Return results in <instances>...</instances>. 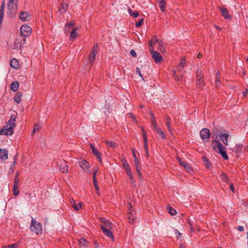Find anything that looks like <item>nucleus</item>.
Here are the masks:
<instances>
[{
	"label": "nucleus",
	"instance_id": "obj_36",
	"mask_svg": "<svg viewBox=\"0 0 248 248\" xmlns=\"http://www.w3.org/2000/svg\"><path fill=\"white\" fill-rule=\"evenodd\" d=\"M128 11L129 15L133 17H137L139 15V12L137 11H133L131 8H129Z\"/></svg>",
	"mask_w": 248,
	"mask_h": 248
},
{
	"label": "nucleus",
	"instance_id": "obj_11",
	"mask_svg": "<svg viewBox=\"0 0 248 248\" xmlns=\"http://www.w3.org/2000/svg\"><path fill=\"white\" fill-rule=\"evenodd\" d=\"M97 47H98V46L97 45H94L93 46V47L90 53L89 57V61L91 64H93V63L94 62V61L95 60V57H96L97 52Z\"/></svg>",
	"mask_w": 248,
	"mask_h": 248
},
{
	"label": "nucleus",
	"instance_id": "obj_42",
	"mask_svg": "<svg viewBox=\"0 0 248 248\" xmlns=\"http://www.w3.org/2000/svg\"><path fill=\"white\" fill-rule=\"evenodd\" d=\"M167 209H168L169 214L173 216L176 214V211L170 205L167 206Z\"/></svg>",
	"mask_w": 248,
	"mask_h": 248
},
{
	"label": "nucleus",
	"instance_id": "obj_39",
	"mask_svg": "<svg viewBox=\"0 0 248 248\" xmlns=\"http://www.w3.org/2000/svg\"><path fill=\"white\" fill-rule=\"evenodd\" d=\"M18 176H19V173H18V172H16V175H15L14 182V186H15V187H16V186H18V185H19V179L18 178Z\"/></svg>",
	"mask_w": 248,
	"mask_h": 248
},
{
	"label": "nucleus",
	"instance_id": "obj_12",
	"mask_svg": "<svg viewBox=\"0 0 248 248\" xmlns=\"http://www.w3.org/2000/svg\"><path fill=\"white\" fill-rule=\"evenodd\" d=\"M100 220L102 223L100 225L102 230H103V228L106 229H110L112 228L113 224L109 220H106L105 218H101Z\"/></svg>",
	"mask_w": 248,
	"mask_h": 248
},
{
	"label": "nucleus",
	"instance_id": "obj_48",
	"mask_svg": "<svg viewBox=\"0 0 248 248\" xmlns=\"http://www.w3.org/2000/svg\"><path fill=\"white\" fill-rule=\"evenodd\" d=\"M41 128V126L39 124H36L34 126V128L33 129V133H35L36 131L39 130Z\"/></svg>",
	"mask_w": 248,
	"mask_h": 248
},
{
	"label": "nucleus",
	"instance_id": "obj_35",
	"mask_svg": "<svg viewBox=\"0 0 248 248\" xmlns=\"http://www.w3.org/2000/svg\"><path fill=\"white\" fill-rule=\"evenodd\" d=\"M78 245L80 247H85L88 246V243L85 238H82L78 240Z\"/></svg>",
	"mask_w": 248,
	"mask_h": 248
},
{
	"label": "nucleus",
	"instance_id": "obj_8",
	"mask_svg": "<svg viewBox=\"0 0 248 248\" xmlns=\"http://www.w3.org/2000/svg\"><path fill=\"white\" fill-rule=\"evenodd\" d=\"M13 129V128L6 124L2 129H0V135L7 136L12 135L14 133Z\"/></svg>",
	"mask_w": 248,
	"mask_h": 248
},
{
	"label": "nucleus",
	"instance_id": "obj_44",
	"mask_svg": "<svg viewBox=\"0 0 248 248\" xmlns=\"http://www.w3.org/2000/svg\"><path fill=\"white\" fill-rule=\"evenodd\" d=\"M196 77L197 79L203 78V75L202 74V70L201 69H198L197 70Z\"/></svg>",
	"mask_w": 248,
	"mask_h": 248
},
{
	"label": "nucleus",
	"instance_id": "obj_28",
	"mask_svg": "<svg viewBox=\"0 0 248 248\" xmlns=\"http://www.w3.org/2000/svg\"><path fill=\"white\" fill-rule=\"evenodd\" d=\"M22 95V93L21 92H17L14 97V101L18 104L21 103Z\"/></svg>",
	"mask_w": 248,
	"mask_h": 248
},
{
	"label": "nucleus",
	"instance_id": "obj_57",
	"mask_svg": "<svg viewBox=\"0 0 248 248\" xmlns=\"http://www.w3.org/2000/svg\"><path fill=\"white\" fill-rule=\"evenodd\" d=\"M4 16V13H0V29L1 27V24L3 20Z\"/></svg>",
	"mask_w": 248,
	"mask_h": 248
},
{
	"label": "nucleus",
	"instance_id": "obj_22",
	"mask_svg": "<svg viewBox=\"0 0 248 248\" xmlns=\"http://www.w3.org/2000/svg\"><path fill=\"white\" fill-rule=\"evenodd\" d=\"M67 4L64 3V2H62L60 5V8L59 9V12L60 13V14L62 15L66 12V11L67 10Z\"/></svg>",
	"mask_w": 248,
	"mask_h": 248
},
{
	"label": "nucleus",
	"instance_id": "obj_63",
	"mask_svg": "<svg viewBox=\"0 0 248 248\" xmlns=\"http://www.w3.org/2000/svg\"><path fill=\"white\" fill-rule=\"evenodd\" d=\"M243 96L245 97L247 96V94H248V90L246 89L243 92Z\"/></svg>",
	"mask_w": 248,
	"mask_h": 248
},
{
	"label": "nucleus",
	"instance_id": "obj_32",
	"mask_svg": "<svg viewBox=\"0 0 248 248\" xmlns=\"http://www.w3.org/2000/svg\"><path fill=\"white\" fill-rule=\"evenodd\" d=\"M220 179L223 182L227 184L229 182V178L228 175L225 173H222L220 175Z\"/></svg>",
	"mask_w": 248,
	"mask_h": 248
},
{
	"label": "nucleus",
	"instance_id": "obj_5",
	"mask_svg": "<svg viewBox=\"0 0 248 248\" xmlns=\"http://www.w3.org/2000/svg\"><path fill=\"white\" fill-rule=\"evenodd\" d=\"M78 165L83 171L86 172H91L90 170V165L86 160L81 159H78Z\"/></svg>",
	"mask_w": 248,
	"mask_h": 248
},
{
	"label": "nucleus",
	"instance_id": "obj_13",
	"mask_svg": "<svg viewBox=\"0 0 248 248\" xmlns=\"http://www.w3.org/2000/svg\"><path fill=\"white\" fill-rule=\"evenodd\" d=\"M151 49H152L150 52L152 54V57L155 62L156 63L160 62L162 60V57L161 56L159 52L156 51H154L152 48Z\"/></svg>",
	"mask_w": 248,
	"mask_h": 248
},
{
	"label": "nucleus",
	"instance_id": "obj_37",
	"mask_svg": "<svg viewBox=\"0 0 248 248\" xmlns=\"http://www.w3.org/2000/svg\"><path fill=\"white\" fill-rule=\"evenodd\" d=\"M171 122V119L169 117H166V125H167L168 129L170 133H172V129L170 127Z\"/></svg>",
	"mask_w": 248,
	"mask_h": 248
},
{
	"label": "nucleus",
	"instance_id": "obj_19",
	"mask_svg": "<svg viewBox=\"0 0 248 248\" xmlns=\"http://www.w3.org/2000/svg\"><path fill=\"white\" fill-rule=\"evenodd\" d=\"M243 147L242 144H237L236 145L234 152L237 157H239L243 153Z\"/></svg>",
	"mask_w": 248,
	"mask_h": 248
},
{
	"label": "nucleus",
	"instance_id": "obj_56",
	"mask_svg": "<svg viewBox=\"0 0 248 248\" xmlns=\"http://www.w3.org/2000/svg\"><path fill=\"white\" fill-rule=\"evenodd\" d=\"M136 72L139 75V76L140 77L143 79V78L142 75V74L141 73L140 69L139 67H137V68H136Z\"/></svg>",
	"mask_w": 248,
	"mask_h": 248
},
{
	"label": "nucleus",
	"instance_id": "obj_1",
	"mask_svg": "<svg viewBox=\"0 0 248 248\" xmlns=\"http://www.w3.org/2000/svg\"><path fill=\"white\" fill-rule=\"evenodd\" d=\"M211 146L213 150L219 153L224 159H228L229 158L225 151V148L219 141L217 140H213L211 142Z\"/></svg>",
	"mask_w": 248,
	"mask_h": 248
},
{
	"label": "nucleus",
	"instance_id": "obj_59",
	"mask_svg": "<svg viewBox=\"0 0 248 248\" xmlns=\"http://www.w3.org/2000/svg\"><path fill=\"white\" fill-rule=\"evenodd\" d=\"M98 172V169H95L93 172V180H94V179H96V174Z\"/></svg>",
	"mask_w": 248,
	"mask_h": 248
},
{
	"label": "nucleus",
	"instance_id": "obj_30",
	"mask_svg": "<svg viewBox=\"0 0 248 248\" xmlns=\"http://www.w3.org/2000/svg\"><path fill=\"white\" fill-rule=\"evenodd\" d=\"M196 86L198 88H202L204 86V79H197Z\"/></svg>",
	"mask_w": 248,
	"mask_h": 248
},
{
	"label": "nucleus",
	"instance_id": "obj_10",
	"mask_svg": "<svg viewBox=\"0 0 248 248\" xmlns=\"http://www.w3.org/2000/svg\"><path fill=\"white\" fill-rule=\"evenodd\" d=\"M58 167L60 170L63 173H66L68 170V167L67 165V162L64 160H60L57 162Z\"/></svg>",
	"mask_w": 248,
	"mask_h": 248
},
{
	"label": "nucleus",
	"instance_id": "obj_16",
	"mask_svg": "<svg viewBox=\"0 0 248 248\" xmlns=\"http://www.w3.org/2000/svg\"><path fill=\"white\" fill-rule=\"evenodd\" d=\"M220 11L221 13L222 16L226 19H231V17L229 14V12L226 8L224 7H220Z\"/></svg>",
	"mask_w": 248,
	"mask_h": 248
},
{
	"label": "nucleus",
	"instance_id": "obj_9",
	"mask_svg": "<svg viewBox=\"0 0 248 248\" xmlns=\"http://www.w3.org/2000/svg\"><path fill=\"white\" fill-rule=\"evenodd\" d=\"M130 208L128 210L127 218L129 223L133 224L135 222V212L132 209V206L130 205Z\"/></svg>",
	"mask_w": 248,
	"mask_h": 248
},
{
	"label": "nucleus",
	"instance_id": "obj_38",
	"mask_svg": "<svg viewBox=\"0 0 248 248\" xmlns=\"http://www.w3.org/2000/svg\"><path fill=\"white\" fill-rule=\"evenodd\" d=\"M173 75L174 77V79L176 81H181L182 80L183 76L182 75H176V70H173Z\"/></svg>",
	"mask_w": 248,
	"mask_h": 248
},
{
	"label": "nucleus",
	"instance_id": "obj_27",
	"mask_svg": "<svg viewBox=\"0 0 248 248\" xmlns=\"http://www.w3.org/2000/svg\"><path fill=\"white\" fill-rule=\"evenodd\" d=\"M76 22L74 21H71L70 22L67 23L64 28L65 33L66 34L69 32V31L67 30V28H72L75 25Z\"/></svg>",
	"mask_w": 248,
	"mask_h": 248
},
{
	"label": "nucleus",
	"instance_id": "obj_53",
	"mask_svg": "<svg viewBox=\"0 0 248 248\" xmlns=\"http://www.w3.org/2000/svg\"><path fill=\"white\" fill-rule=\"evenodd\" d=\"M143 142H144V147L145 150L148 149L147 138H144V140H143Z\"/></svg>",
	"mask_w": 248,
	"mask_h": 248
},
{
	"label": "nucleus",
	"instance_id": "obj_20",
	"mask_svg": "<svg viewBox=\"0 0 248 248\" xmlns=\"http://www.w3.org/2000/svg\"><path fill=\"white\" fill-rule=\"evenodd\" d=\"M218 136H219L220 140L223 142L225 145H228V138L229 137L228 134L227 133H224L222 134H218Z\"/></svg>",
	"mask_w": 248,
	"mask_h": 248
},
{
	"label": "nucleus",
	"instance_id": "obj_49",
	"mask_svg": "<svg viewBox=\"0 0 248 248\" xmlns=\"http://www.w3.org/2000/svg\"><path fill=\"white\" fill-rule=\"evenodd\" d=\"M19 194V191L18 190V186H16L15 187V186H13V194L14 196H17Z\"/></svg>",
	"mask_w": 248,
	"mask_h": 248
},
{
	"label": "nucleus",
	"instance_id": "obj_14",
	"mask_svg": "<svg viewBox=\"0 0 248 248\" xmlns=\"http://www.w3.org/2000/svg\"><path fill=\"white\" fill-rule=\"evenodd\" d=\"M176 159L178 161L180 165L183 166L186 170L190 171L191 170L190 166L186 161H183L180 157L177 156Z\"/></svg>",
	"mask_w": 248,
	"mask_h": 248
},
{
	"label": "nucleus",
	"instance_id": "obj_21",
	"mask_svg": "<svg viewBox=\"0 0 248 248\" xmlns=\"http://www.w3.org/2000/svg\"><path fill=\"white\" fill-rule=\"evenodd\" d=\"M30 14L28 12H21L19 15V18L22 21L28 20L27 18L29 17Z\"/></svg>",
	"mask_w": 248,
	"mask_h": 248
},
{
	"label": "nucleus",
	"instance_id": "obj_4",
	"mask_svg": "<svg viewBox=\"0 0 248 248\" xmlns=\"http://www.w3.org/2000/svg\"><path fill=\"white\" fill-rule=\"evenodd\" d=\"M26 38L20 36L16 39L14 46L15 49H20L26 43Z\"/></svg>",
	"mask_w": 248,
	"mask_h": 248
},
{
	"label": "nucleus",
	"instance_id": "obj_60",
	"mask_svg": "<svg viewBox=\"0 0 248 248\" xmlns=\"http://www.w3.org/2000/svg\"><path fill=\"white\" fill-rule=\"evenodd\" d=\"M130 54L134 57H136L137 54L135 51L134 49H132L130 52Z\"/></svg>",
	"mask_w": 248,
	"mask_h": 248
},
{
	"label": "nucleus",
	"instance_id": "obj_25",
	"mask_svg": "<svg viewBox=\"0 0 248 248\" xmlns=\"http://www.w3.org/2000/svg\"><path fill=\"white\" fill-rule=\"evenodd\" d=\"M102 231L104 234H105L107 236L111 238L113 240V241H114V237L113 236L112 232L110 231V229H106L104 228H103Z\"/></svg>",
	"mask_w": 248,
	"mask_h": 248
},
{
	"label": "nucleus",
	"instance_id": "obj_52",
	"mask_svg": "<svg viewBox=\"0 0 248 248\" xmlns=\"http://www.w3.org/2000/svg\"><path fill=\"white\" fill-rule=\"evenodd\" d=\"M93 185H94V186L95 188L96 191L98 192L99 190V187L97 185V179L93 180Z\"/></svg>",
	"mask_w": 248,
	"mask_h": 248
},
{
	"label": "nucleus",
	"instance_id": "obj_26",
	"mask_svg": "<svg viewBox=\"0 0 248 248\" xmlns=\"http://www.w3.org/2000/svg\"><path fill=\"white\" fill-rule=\"evenodd\" d=\"M10 65L12 67L17 69L19 66V63L16 59L13 58L11 60Z\"/></svg>",
	"mask_w": 248,
	"mask_h": 248
},
{
	"label": "nucleus",
	"instance_id": "obj_24",
	"mask_svg": "<svg viewBox=\"0 0 248 248\" xmlns=\"http://www.w3.org/2000/svg\"><path fill=\"white\" fill-rule=\"evenodd\" d=\"M166 0H157V1L159 3V7L160 9V10L162 12H164L165 11V7L166 5Z\"/></svg>",
	"mask_w": 248,
	"mask_h": 248
},
{
	"label": "nucleus",
	"instance_id": "obj_51",
	"mask_svg": "<svg viewBox=\"0 0 248 248\" xmlns=\"http://www.w3.org/2000/svg\"><path fill=\"white\" fill-rule=\"evenodd\" d=\"M203 161H204L206 163V166L209 168L210 166H211V164H210V161H209V160L207 158L205 157H204L203 158Z\"/></svg>",
	"mask_w": 248,
	"mask_h": 248
},
{
	"label": "nucleus",
	"instance_id": "obj_31",
	"mask_svg": "<svg viewBox=\"0 0 248 248\" xmlns=\"http://www.w3.org/2000/svg\"><path fill=\"white\" fill-rule=\"evenodd\" d=\"M154 130L158 134L162 139H166L165 135L164 134L163 131L161 130V129L158 127H156V128L154 129Z\"/></svg>",
	"mask_w": 248,
	"mask_h": 248
},
{
	"label": "nucleus",
	"instance_id": "obj_47",
	"mask_svg": "<svg viewBox=\"0 0 248 248\" xmlns=\"http://www.w3.org/2000/svg\"><path fill=\"white\" fill-rule=\"evenodd\" d=\"M144 19L143 18H140L139 19V21L135 23V26L136 27H140L143 23Z\"/></svg>",
	"mask_w": 248,
	"mask_h": 248
},
{
	"label": "nucleus",
	"instance_id": "obj_45",
	"mask_svg": "<svg viewBox=\"0 0 248 248\" xmlns=\"http://www.w3.org/2000/svg\"><path fill=\"white\" fill-rule=\"evenodd\" d=\"M136 171L137 172L138 176L139 178L141 180L142 179V176L141 174V172L140 171V166L136 167Z\"/></svg>",
	"mask_w": 248,
	"mask_h": 248
},
{
	"label": "nucleus",
	"instance_id": "obj_61",
	"mask_svg": "<svg viewBox=\"0 0 248 248\" xmlns=\"http://www.w3.org/2000/svg\"><path fill=\"white\" fill-rule=\"evenodd\" d=\"M141 130H142V132L143 140H144V138H147V136H146V132L143 127H142Z\"/></svg>",
	"mask_w": 248,
	"mask_h": 248
},
{
	"label": "nucleus",
	"instance_id": "obj_55",
	"mask_svg": "<svg viewBox=\"0 0 248 248\" xmlns=\"http://www.w3.org/2000/svg\"><path fill=\"white\" fill-rule=\"evenodd\" d=\"M153 39L152 38L149 41V47H150V51H151V48H152L153 49H154V47H153V45H154V43H153Z\"/></svg>",
	"mask_w": 248,
	"mask_h": 248
},
{
	"label": "nucleus",
	"instance_id": "obj_6",
	"mask_svg": "<svg viewBox=\"0 0 248 248\" xmlns=\"http://www.w3.org/2000/svg\"><path fill=\"white\" fill-rule=\"evenodd\" d=\"M31 31V29L30 26L26 25H23L20 28V32L21 35L20 36L26 37L29 36Z\"/></svg>",
	"mask_w": 248,
	"mask_h": 248
},
{
	"label": "nucleus",
	"instance_id": "obj_29",
	"mask_svg": "<svg viewBox=\"0 0 248 248\" xmlns=\"http://www.w3.org/2000/svg\"><path fill=\"white\" fill-rule=\"evenodd\" d=\"M19 84L17 81H14L11 85V90L13 92H16L18 90Z\"/></svg>",
	"mask_w": 248,
	"mask_h": 248
},
{
	"label": "nucleus",
	"instance_id": "obj_50",
	"mask_svg": "<svg viewBox=\"0 0 248 248\" xmlns=\"http://www.w3.org/2000/svg\"><path fill=\"white\" fill-rule=\"evenodd\" d=\"M5 1H3L2 3H1V6H0V13H4V9H5Z\"/></svg>",
	"mask_w": 248,
	"mask_h": 248
},
{
	"label": "nucleus",
	"instance_id": "obj_23",
	"mask_svg": "<svg viewBox=\"0 0 248 248\" xmlns=\"http://www.w3.org/2000/svg\"><path fill=\"white\" fill-rule=\"evenodd\" d=\"M157 49L162 53L166 52L165 43L163 40H160L158 43Z\"/></svg>",
	"mask_w": 248,
	"mask_h": 248
},
{
	"label": "nucleus",
	"instance_id": "obj_15",
	"mask_svg": "<svg viewBox=\"0 0 248 248\" xmlns=\"http://www.w3.org/2000/svg\"><path fill=\"white\" fill-rule=\"evenodd\" d=\"M16 118V115H11L10 116V118L6 123V124L14 128L16 126L15 122Z\"/></svg>",
	"mask_w": 248,
	"mask_h": 248
},
{
	"label": "nucleus",
	"instance_id": "obj_46",
	"mask_svg": "<svg viewBox=\"0 0 248 248\" xmlns=\"http://www.w3.org/2000/svg\"><path fill=\"white\" fill-rule=\"evenodd\" d=\"M70 203L76 211H78V205H76L75 201L73 199L70 200Z\"/></svg>",
	"mask_w": 248,
	"mask_h": 248
},
{
	"label": "nucleus",
	"instance_id": "obj_58",
	"mask_svg": "<svg viewBox=\"0 0 248 248\" xmlns=\"http://www.w3.org/2000/svg\"><path fill=\"white\" fill-rule=\"evenodd\" d=\"M10 248H17L18 245L17 243L13 244L12 245H9Z\"/></svg>",
	"mask_w": 248,
	"mask_h": 248
},
{
	"label": "nucleus",
	"instance_id": "obj_2",
	"mask_svg": "<svg viewBox=\"0 0 248 248\" xmlns=\"http://www.w3.org/2000/svg\"><path fill=\"white\" fill-rule=\"evenodd\" d=\"M30 230L31 232H35L37 234H41L43 232L41 224L40 222L36 221L32 217H31Z\"/></svg>",
	"mask_w": 248,
	"mask_h": 248
},
{
	"label": "nucleus",
	"instance_id": "obj_62",
	"mask_svg": "<svg viewBox=\"0 0 248 248\" xmlns=\"http://www.w3.org/2000/svg\"><path fill=\"white\" fill-rule=\"evenodd\" d=\"M178 72L181 74V75H183L184 74V70H183V68H177Z\"/></svg>",
	"mask_w": 248,
	"mask_h": 248
},
{
	"label": "nucleus",
	"instance_id": "obj_18",
	"mask_svg": "<svg viewBox=\"0 0 248 248\" xmlns=\"http://www.w3.org/2000/svg\"><path fill=\"white\" fill-rule=\"evenodd\" d=\"M0 158L3 161L6 160L8 158L7 150L0 149Z\"/></svg>",
	"mask_w": 248,
	"mask_h": 248
},
{
	"label": "nucleus",
	"instance_id": "obj_54",
	"mask_svg": "<svg viewBox=\"0 0 248 248\" xmlns=\"http://www.w3.org/2000/svg\"><path fill=\"white\" fill-rule=\"evenodd\" d=\"M152 38L153 39V41L154 42L153 43L154 45H155V44H158L159 43V42L160 41V40H158V39H157L156 36H153Z\"/></svg>",
	"mask_w": 248,
	"mask_h": 248
},
{
	"label": "nucleus",
	"instance_id": "obj_41",
	"mask_svg": "<svg viewBox=\"0 0 248 248\" xmlns=\"http://www.w3.org/2000/svg\"><path fill=\"white\" fill-rule=\"evenodd\" d=\"M186 63V60L185 57L182 58L180 62L179 63V65L177 67V68H184L185 66V64Z\"/></svg>",
	"mask_w": 248,
	"mask_h": 248
},
{
	"label": "nucleus",
	"instance_id": "obj_17",
	"mask_svg": "<svg viewBox=\"0 0 248 248\" xmlns=\"http://www.w3.org/2000/svg\"><path fill=\"white\" fill-rule=\"evenodd\" d=\"M90 146L92 151L93 153L99 159L100 162H101V154L97 150L96 148L92 144H90Z\"/></svg>",
	"mask_w": 248,
	"mask_h": 248
},
{
	"label": "nucleus",
	"instance_id": "obj_64",
	"mask_svg": "<svg viewBox=\"0 0 248 248\" xmlns=\"http://www.w3.org/2000/svg\"><path fill=\"white\" fill-rule=\"evenodd\" d=\"M230 189L233 193L234 192V187L233 186V184L232 183H231L230 185Z\"/></svg>",
	"mask_w": 248,
	"mask_h": 248
},
{
	"label": "nucleus",
	"instance_id": "obj_3",
	"mask_svg": "<svg viewBox=\"0 0 248 248\" xmlns=\"http://www.w3.org/2000/svg\"><path fill=\"white\" fill-rule=\"evenodd\" d=\"M200 135L204 142H207L209 141L210 131L208 129L202 128L200 132Z\"/></svg>",
	"mask_w": 248,
	"mask_h": 248
},
{
	"label": "nucleus",
	"instance_id": "obj_40",
	"mask_svg": "<svg viewBox=\"0 0 248 248\" xmlns=\"http://www.w3.org/2000/svg\"><path fill=\"white\" fill-rule=\"evenodd\" d=\"M78 28H75L72 30L71 33H70V40H73L75 39V38L77 37V32L76 30Z\"/></svg>",
	"mask_w": 248,
	"mask_h": 248
},
{
	"label": "nucleus",
	"instance_id": "obj_43",
	"mask_svg": "<svg viewBox=\"0 0 248 248\" xmlns=\"http://www.w3.org/2000/svg\"><path fill=\"white\" fill-rule=\"evenodd\" d=\"M151 116H152V124L153 125V130L155 128H156V127H157V124H156V122L155 120V117L154 116V115L152 113H151Z\"/></svg>",
	"mask_w": 248,
	"mask_h": 248
},
{
	"label": "nucleus",
	"instance_id": "obj_7",
	"mask_svg": "<svg viewBox=\"0 0 248 248\" xmlns=\"http://www.w3.org/2000/svg\"><path fill=\"white\" fill-rule=\"evenodd\" d=\"M17 2H15L13 0H8L7 4L8 14H12L15 12L17 9Z\"/></svg>",
	"mask_w": 248,
	"mask_h": 248
},
{
	"label": "nucleus",
	"instance_id": "obj_34",
	"mask_svg": "<svg viewBox=\"0 0 248 248\" xmlns=\"http://www.w3.org/2000/svg\"><path fill=\"white\" fill-rule=\"evenodd\" d=\"M105 142L107 144V146L112 148H115L118 146L117 144L112 141L105 140Z\"/></svg>",
	"mask_w": 248,
	"mask_h": 248
},
{
	"label": "nucleus",
	"instance_id": "obj_33",
	"mask_svg": "<svg viewBox=\"0 0 248 248\" xmlns=\"http://www.w3.org/2000/svg\"><path fill=\"white\" fill-rule=\"evenodd\" d=\"M132 152L133 155L134 157V162L136 167L140 166V163L138 160V158H137L136 153H135V149L134 148H132Z\"/></svg>",
	"mask_w": 248,
	"mask_h": 248
}]
</instances>
